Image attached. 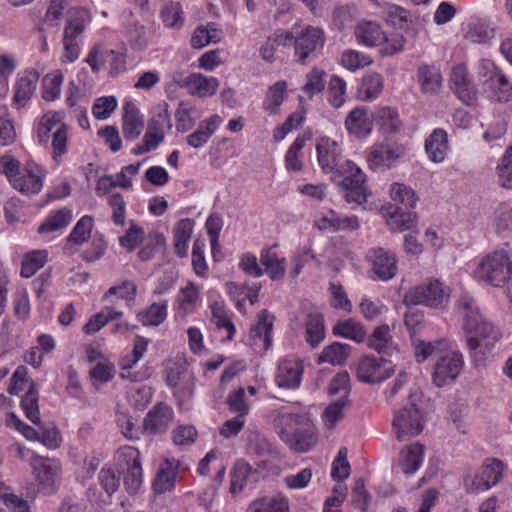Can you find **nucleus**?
Segmentation results:
<instances>
[{"label": "nucleus", "instance_id": "1", "mask_svg": "<svg viewBox=\"0 0 512 512\" xmlns=\"http://www.w3.org/2000/svg\"><path fill=\"white\" fill-rule=\"evenodd\" d=\"M316 151L318 163L325 173L343 176L341 187L347 191V202L362 204L367 200L365 175L352 161L342 162V153L338 143L329 137L317 139Z\"/></svg>", "mask_w": 512, "mask_h": 512}, {"label": "nucleus", "instance_id": "2", "mask_svg": "<svg viewBox=\"0 0 512 512\" xmlns=\"http://www.w3.org/2000/svg\"><path fill=\"white\" fill-rule=\"evenodd\" d=\"M462 329L467 336V346L475 365L482 366L488 358L494 356L496 344L501 339L502 333L483 315L474 321L467 319Z\"/></svg>", "mask_w": 512, "mask_h": 512}, {"label": "nucleus", "instance_id": "3", "mask_svg": "<svg viewBox=\"0 0 512 512\" xmlns=\"http://www.w3.org/2000/svg\"><path fill=\"white\" fill-rule=\"evenodd\" d=\"M421 398L419 389L410 391L408 403L395 412L392 427L398 441L409 440L423 431L425 418L419 407Z\"/></svg>", "mask_w": 512, "mask_h": 512}, {"label": "nucleus", "instance_id": "4", "mask_svg": "<svg viewBox=\"0 0 512 512\" xmlns=\"http://www.w3.org/2000/svg\"><path fill=\"white\" fill-rule=\"evenodd\" d=\"M478 278L485 280L495 288L512 285V263L504 251H496L483 259L477 270Z\"/></svg>", "mask_w": 512, "mask_h": 512}, {"label": "nucleus", "instance_id": "5", "mask_svg": "<svg viewBox=\"0 0 512 512\" xmlns=\"http://www.w3.org/2000/svg\"><path fill=\"white\" fill-rule=\"evenodd\" d=\"M88 20V12L85 9L72 8L68 10L63 35V61L73 62L78 58L80 48L77 38L84 32Z\"/></svg>", "mask_w": 512, "mask_h": 512}, {"label": "nucleus", "instance_id": "6", "mask_svg": "<svg viewBox=\"0 0 512 512\" xmlns=\"http://www.w3.org/2000/svg\"><path fill=\"white\" fill-rule=\"evenodd\" d=\"M293 39L296 61L301 65L316 57L325 43L323 30L313 26H307L299 35L293 36Z\"/></svg>", "mask_w": 512, "mask_h": 512}, {"label": "nucleus", "instance_id": "7", "mask_svg": "<svg viewBox=\"0 0 512 512\" xmlns=\"http://www.w3.org/2000/svg\"><path fill=\"white\" fill-rule=\"evenodd\" d=\"M394 373L392 361L381 357L379 360L372 356H365L357 367V378L367 384L379 383Z\"/></svg>", "mask_w": 512, "mask_h": 512}, {"label": "nucleus", "instance_id": "8", "mask_svg": "<svg viewBox=\"0 0 512 512\" xmlns=\"http://www.w3.org/2000/svg\"><path fill=\"white\" fill-rule=\"evenodd\" d=\"M502 478V462L492 459L490 463L481 466L474 476L464 478V486L468 492L478 493L488 490Z\"/></svg>", "mask_w": 512, "mask_h": 512}, {"label": "nucleus", "instance_id": "9", "mask_svg": "<svg viewBox=\"0 0 512 512\" xmlns=\"http://www.w3.org/2000/svg\"><path fill=\"white\" fill-rule=\"evenodd\" d=\"M463 365V356L459 352H449L441 355L434 366L432 374L434 384L438 387H443L455 381Z\"/></svg>", "mask_w": 512, "mask_h": 512}, {"label": "nucleus", "instance_id": "10", "mask_svg": "<svg viewBox=\"0 0 512 512\" xmlns=\"http://www.w3.org/2000/svg\"><path fill=\"white\" fill-rule=\"evenodd\" d=\"M119 458L125 466L124 486L130 494H134L142 483V466L140 452L134 447H124L119 450Z\"/></svg>", "mask_w": 512, "mask_h": 512}, {"label": "nucleus", "instance_id": "11", "mask_svg": "<svg viewBox=\"0 0 512 512\" xmlns=\"http://www.w3.org/2000/svg\"><path fill=\"white\" fill-rule=\"evenodd\" d=\"M32 467L40 489L46 494L55 492L59 486V464L36 455L32 459Z\"/></svg>", "mask_w": 512, "mask_h": 512}, {"label": "nucleus", "instance_id": "12", "mask_svg": "<svg viewBox=\"0 0 512 512\" xmlns=\"http://www.w3.org/2000/svg\"><path fill=\"white\" fill-rule=\"evenodd\" d=\"M366 258L371 263L374 275L383 281L393 278L397 272V261L395 256L384 248H372L368 251Z\"/></svg>", "mask_w": 512, "mask_h": 512}, {"label": "nucleus", "instance_id": "13", "mask_svg": "<svg viewBox=\"0 0 512 512\" xmlns=\"http://www.w3.org/2000/svg\"><path fill=\"white\" fill-rule=\"evenodd\" d=\"M174 417L173 409L163 403H157L146 415L143 421L144 431L151 434L165 433Z\"/></svg>", "mask_w": 512, "mask_h": 512}, {"label": "nucleus", "instance_id": "14", "mask_svg": "<svg viewBox=\"0 0 512 512\" xmlns=\"http://www.w3.org/2000/svg\"><path fill=\"white\" fill-rule=\"evenodd\" d=\"M404 154L405 148L403 146L379 144L372 147L367 162L372 170L386 169Z\"/></svg>", "mask_w": 512, "mask_h": 512}, {"label": "nucleus", "instance_id": "15", "mask_svg": "<svg viewBox=\"0 0 512 512\" xmlns=\"http://www.w3.org/2000/svg\"><path fill=\"white\" fill-rule=\"evenodd\" d=\"M450 294L447 290H407L403 301L407 306L425 305L431 308L443 307L448 303Z\"/></svg>", "mask_w": 512, "mask_h": 512}, {"label": "nucleus", "instance_id": "16", "mask_svg": "<svg viewBox=\"0 0 512 512\" xmlns=\"http://www.w3.org/2000/svg\"><path fill=\"white\" fill-rule=\"evenodd\" d=\"M44 171L34 163H27L13 180V187L22 193L37 194L42 188Z\"/></svg>", "mask_w": 512, "mask_h": 512}, {"label": "nucleus", "instance_id": "17", "mask_svg": "<svg viewBox=\"0 0 512 512\" xmlns=\"http://www.w3.org/2000/svg\"><path fill=\"white\" fill-rule=\"evenodd\" d=\"M451 82L455 93L462 102L469 105L476 99L477 89L469 78L468 70L464 64H459L453 68Z\"/></svg>", "mask_w": 512, "mask_h": 512}, {"label": "nucleus", "instance_id": "18", "mask_svg": "<svg viewBox=\"0 0 512 512\" xmlns=\"http://www.w3.org/2000/svg\"><path fill=\"white\" fill-rule=\"evenodd\" d=\"M185 87L189 94L204 98L214 95L219 86V81L215 77H206L200 73H193L179 83Z\"/></svg>", "mask_w": 512, "mask_h": 512}, {"label": "nucleus", "instance_id": "19", "mask_svg": "<svg viewBox=\"0 0 512 512\" xmlns=\"http://www.w3.org/2000/svg\"><path fill=\"white\" fill-rule=\"evenodd\" d=\"M40 74L32 69L25 71L15 84V93L13 97L14 104L21 108L33 96Z\"/></svg>", "mask_w": 512, "mask_h": 512}, {"label": "nucleus", "instance_id": "20", "mask_svg": "<svg viewBox=\"0 0 512 512\" xmlns=\"http://www.w3.org/2000/svg\"><path fill=\"white\" fill-rule=\"evenodd\" d=\"M367 345L381 355L392 356L399 352L397 346L393 343L390 327L386 324L374 329L372 335L367 339Z\"/></svg>", "mask_w": 512, "mask_h": 512}, {"label": "nucleus", "instance_id": "21", "mask_svg": "<svg viewBox=\"0 0 512 512\" xmlns=\"http://www.w3.org/2000/svg\"><path fill=\"white\" fill-rule=\"evenodd\" d=\"M221 123L222 119L217 114L201 121L197 130L187 136V144L194 149L201 148L208 142Z\"/></svg>", "mask_w": 512, "mask_h": 512}, {"label": "nucleus", "instance_id": "22", "mask_svg": "<svg viewBox=\"0 0 512 512\" xmlns=\"http://www.w3.org/2000/svg\"><path fill=\"white\" fill-rule=\"evenodd\" d=\"M273 247L262 249L260 252V263L264 273L273 281L281 280L286 273V259L279 258Z\"/></svg>", "mask_w": 512, "mask_h": 512}, {"label": "nucleus", "instance_id": "23", "mask_svg": "<svg viewBox=\"0 0 512 512\" xmlns=\"http://www.w3.org/2000/svg\"><path fill=\"white\" fill-rule=\"evenodd\" d=\"M144 127L143 118L135 106L131 102H127L124 106L122 131L126 140H134L138 138Z\"/></svg>", "mask_w": 512, "mask_h": 512}, {"label": "nucleus", "instance_id": "24", "mask_svg": "<svg viewBox=\"0 0 512 512\" xmlns=\"http://www.w3.org/2000/svg\"><path fill=\"white\" fill-rule=\"evenodd\" d=\"M424 455V446L416 442L404 447L400 452L399 465L405 475L414 474L420 467Z\"/></svg>", "mask_w": 512, "mask_h": 512}, {"label": "nucleus", "instance_id": "25", "mask_svg": "<svg viewBox=\"0 0 512 512\" xmlns=\"http://www.w3.org/2000/svg\"><path fill=\"white\" fill-rule=\"evenodd\" d=\"M355 36L358 42L367 47L381 45L386 35L376 22L363 21L355 28Z\"/></svg>", "mask_w": 512, "mask_h": 512}, {"label": "nucleus", "instance_id": "26", "mask_svg": "<svg viewBox=\"0 0 512 512\" xmlns=\"http://www.w3.org/2000/svg\"><path fill=\"white\" fill-rule=\"evenodd\" d=\"M178 470V461L166 459L158 469L153 487L156 493L171 490L175 485V477Z\"/></svg>", "mask_w": 512, "mask_h": 512}, {"label": "nucleus", "instance_id": "27", "mask_svg": "<svg viewBox=\"0 0 512 512\" xmlns=\"http://www.w3.org/2000/svg\"><path fill=\"white\" fill-rule=\"evenodd\" d=\"M387 224L393 231H405L412 229L417 222L414 212H404L402 207L392 206L386 208Z\"/></svg>", "mask_w": 512, "mask_h": 512}, {"label": "nucleus", "instance_id": "28", "mask_svg": "<svg viewBox=\"0 0 512 512\" xmlns=\"http://www.w3.org/2000/svg\"><path fill=\"white\" fill-rule=\"evenodd\" d=\"M425 149L433 162H442L448 149L447 133L443 129L434 130L425 141Z\"/></svg>", "mask_w": 512, "mask_h": 512}, {"label": "nucleus", "instance_id": "29", "mask_svg": "<svg viewBox=\"0 0 512 512\" xmlns=\"http://www.w3.org/2000/svg\"><path fill=\"white\" fill-rule=\"evenodd\" d=\"M303 368L299 363L283 362L278 367L276 382L279 387L296 388L301 381Z\"/></svg>", "mask_w": 512, "mask_h": 512}, {"label": "nucleus", "instance_id": "30", "mask_svg": "<svg viewBox=\"0 0 512 512\" xmlns=\"http://www.w3.org/2000/svg\"><path fill=\"white\" fill-rule=\"evenodd\" d=\"M280 436L291 449L297 452H306L317 442V436L311 430L296 431L294 433L282 431Z\"/></svg>", "mask_w": 512, "mask_h": 512}, {"label": "nucleus", "instance_id": "31", "mask_svg": "<svg viewBox=\"0 0 512 512\" xmlns=\"http://www.w3.org/2000/svg\"><path fill=\"white\" fill-rule=\"evenodd\" d=\"M247 512H289V503L282 495L258 498L249 504Z\"/></svg>", "mask_w": 512, "mask_h": 512}, {"label": "nucleus", "instance_id": "32", "mask_svg": "<svg viewBox=\"0 0 512 512\" xmlns=\"http://www.w3.org/2000/svg\"><path fill=\"white\" fill-rule=\"evenodd\" d=\"M345 125L348 131L357 137H366L372 129L364 108H356L351 111L346 118Z\"/></svg>", "mask_w": 512, "mask_h": 512}, {"label": "nucleus", "instance_id": "33", "mask_svg": "<svg viewBox=\"0 0 512 512\" xmlns=\"http://www.w3.org/2000/svg\"><path fill=\"white\" fill-rule=\"evenodd\" d=\"M332 332L335 336L348 338L357 343L363 342L366 338V331L364 330L362 324L354 321L353 319L338 321L334 325Z\"/></svg>", "mask_w": 512, "mask_h": 512}, {"label": "nucleus", "instance_id": "34", "mask_svg": "<svg viewBox=\"0 0 512 512\" xmlns=\"http://www.w3.org/2000/svg\"><path fill=\"white\" fill-rule=\"evenodd\" d=\"M373 120L379 125L383 134L387 136L398 131L401 125L397 112L390 107L377 109L373 114Z\"/></svg>", "mask_w": 512, "mask_h": 512}, {"label": "nucleus", "instance_id": "35", "mask_svg": "<svg viewBox=\"0 0 512 512\" xmlns=\"http://www.w3.org/2000/svg\"><path fill=\"white\" fill-rule=\"evenodd\" d=\"M349 344L334 342L326 346L318 357V363H330L332 365L343 364L350 354Z\"/></svg>", "mask_w": 512, "mask_h": 512}, {"label": "nucleus", "instance_id": "36", "mask_svg": "<svg viewBox=\"0 0 512 512\" xmlns=\"http://www.w3.org/2000/svg\"><path fill=\"white\" fill-rule=\"evenodd\" d=\"M418 80L425 93H436L441 87V74L433 65H423L418 69Z\"/></svg>", "mask_w": 512, "mask_h": 512}, {"label": "nucleus", "instance_id": "37", "mask_svg": "<svg viewBox=\"0 0 512 512\" xmlns=\"http://www.w3.org/2000/svg\"><path fill=\"white\" fill-rule=\"evenodd\" d=\"M193 223L191 219H182L174 230V249L179 257L187 255V243L192 235Z\"/></svg>", "mask_w": 512, "mask_h": 512}, {"label": "nucleus", "instance_id": "38", "mask_svg": "<svg viewBox=\"0 0 512 512\" xmlns=\"http://www.w3.org/2000/svg\"><path fill=\"white\" fill-rule=\"evenodd\" d=\"M62 119L63 114L61 112H50L41 118L37 129V136L40 143H47L50 133H53L59 126L65 125L61 122Z\"/></svg>", "mask_w": 512, "mask_h": 512}, {"label": "nucleus", "instance_id": "39", "mask_svg": "<svg viewBox=\"0 0 512 512\" xmlns=\"http://www.w3.org/2000/svg\"><path fill=\"white\" fill-rule=\"evenodd\" d=\"M38 398V390L35 383L32 381L28 391L21 399V407L26 417L36 425H40Z\"/></svg>", "mask_w": 512, "mask_h": 512}, {"label": "nucleus", "instance_id": "40", "mask_svg": "<svg viewBox=\"0 0 512 512\" xmlns=\"http://www.w3.org/2000/svg\"><path fill=\"white\" fill-rule=\"evenodd\" d=\"M93 229V218L91 216H83L75 225L67 238V246H79L83 244L91 235Z\"/></svg>", "mask_w": 512, "mask_h": 512}, {"label": "nucleus", "instance_id": "41", "mask_svg": "<svg viewBox=\"0 0 512 512\" xmlns=\"http://www.w3.org/2000/svg\"><path fill=\"white\" fill-rule=\"evenodd\" d=\"M306 341L312 346H317L325 336L324 321L321 314H309L305 323Z\"/></svg>", "mask_w": 512, "mask_h": 512}, {"label": "nucleus", "instance_id": "42", "mask_svg": "<svg viewBox=\"0 0 512 512\" xmlns=\"http://www.w3.org/2000/svg\"><path fill=\"white\" fill-rule=\"evenodd\" d=\"M63 74L61 70H55L47 74L43 80L42 98L46 101H54L60 97Z\"/></svg>", "mask_w": 512, "mask_h": 512}, {"label": "nucleus", "instance_id": "43", "mask_svg": "<svg viewBox=\"0 0 512 512\" xmlns=\"http://www.w3.org/2000/svg\"><path fill=\"white\" fill-rule=\"evenodd\" d=\"M286 88L287 84L285 81L276 82L269 88L263 107L270 114L275 115L278 113L280 105L285 97Z\"/></svg>", "mask_w": 512, "mask_h": 512}, {"label": "nucleus", "instance_id": "44", "mask_svg": "<svg viewBox=\"0 0 512 512\" xmlns=\"http://www.w3.org/2000/svg\"><path fill=\"white\" fill-rule=\"evenodd\" d=\"M484 89L492 94V97L499 102L508 101L512 86L508 79L501 72L484 85Z\"/></svg>", "mask_w": 512, "mask_h": 512}, {"label": "nucleus", "instance_id": "45", "mask_svg": "<svg viewBox=\"0 0 512 512\" xmlns=\"http://www.w3.org/2000/svg\"><path fill=\"white\" fill-rule=\"evenodd\" d=\"M383 87V77L378 73H370L363 77L359 95L363 100L368 101L376 98Z\"/></svg>", "mask_w": 512, "mask_h": 512}, {"label": "nucleus", "instance_id": "46", "mask_svg": "<svg viewBox=\"0 0 512 512\" xmlns=\"http://www.w3.org/2000/svg\"><path fill=\"white\" fill-rule=\"evenodd\" d=\"M346 82L339 76H331L327 88V100L334 108H340L345 102Z\"/></svg>", "mask_w": 512, "mask_h": 512}, {"label": "nucleus", "instance_id": "47", "mask_svg": "<svg viewBox=\"0 0 512 512\" xmlns=\"http://www.w3.org/2000/svg\"><path fill=\"white\" fill-rule=\"evenodd\" d=\"M72 219L71 211L67 208H62L55 213L51 214L39 228V233L53 232L66 227Z\"/></svg>", "mask_w": 512, "mask_h": 512}, {"label": "nucleus", "instance_id": "48", "mask_svg": "<svg viewBox=\"0 0 512 512\" xmlns=\"http://www.w3.org/2000/svg\"><path fill=\"white\" fill-rule=\"evenodd\" d=\"M46 259L47 252L45 250H35L26 254L22 260L21 276L25 278L31 277L44 266Z\"/></svg>", "mask_w": 512, "mask_h": 512}, {"label": "nucleus", "instance_id": "49", "mask_svg": "<svg viewBox=\"0 0 512 512\" xmlns=\"http://www.w3.org/2000/svg\"><path fill=\"white\" fill-rule=\"evenodd\" d=\"M274 317L271 316L266 310L261 311L257 324L251 329L253 337L263 338L265 349L271 346V332L273 329Z\"/></svg>", "mask_w": 512, "mask_h": 512}, {"label": "nucleus", "instance_id": "50", "mask_svg": "<svg viewBox=\"0 0 512 512\" xmlns=\"http://www.w3.org/2000/svg\"><path fill=\"white\" fill-rule=\"evenodd\" d=\"M324 70L317 67L312 68L306 75V82L302 87L303 92L312 98L314 95L321 93L325 88Z\"/></svg>", "mask_w": 512, "mask_h": 512}, {"label": "nucleus", "instance_id": "51", "mask_svg": "<svg viewBox=\"0 0 512 512\" xmlns=\"http://www.w3.org/2000/svg\"><path fill=\"white\" fill-rule=\"evenodd\" d=\"M445 349L446 341L444 339L434 342L420 341L415 347V357L417 362H424L430 357H440Z\"/></svg>", "mask_w": 512, "mask_h": 512}, {"label": "nucleus", "instance_id": "52", "mask_svg": "<svg viewBox=\"0 0 512 512\" xmlns=\"http://www.w3.org/2000/svg\"><path fill=\"white\" fill-rule=\"evenodd\" d=\"M250 472L251 467L248 463L237 461L234 464L230 475V492L232 494H237L242 491Z\"/></svg>", "mask_w": 512, "mask_h": 512}, {"label": "nucleus", "instance_id": "53", "mask_svg": "<svg viewBox=\"0 0 512 512\" xmlns=\"http://www.w3.org/2000/svg\"><path fill=\"white\" fill-rule=\"evenodd\" d=\"M349 404V399L340 397L325 408L322 418L329 429H333L336 423L343 418V409Z\"/></svg>", "mask_w": 512, "mask_h": 512}, {"label": "nucleus", "instance_id": "54", "mask_svg": "<svg viewBox=\"0 0 512 512\" xmlns=\"http://www.w3.org/2000/svg\"><path fill=\"white\" fill-rule=\"evenodd\" d=\"M457 308L463 317V324L466 325L467 319L474 321L482 316L476 300L467 292H463L458 301Z\"/></svg>", "mask_w": 512, "mask_h": 512}, {"label": "nucleus", "instance_id": "55", "mask_svg": "<svg viewBox=\"0 0 512 512\" xmlns=\"http://www.w3.org/2000/svg\"><path fill=\"white\" fill-rule=\"evenodd\" d=\"M145 239L144 230L142 227L137 225L134 220L129 222V228L119 238L120 245L124 247L128 252L133 251L140 242Z\"/></svg>", "mask_w": 512, "mask_h": 512}, {"label": "nucleus", "instance_id": "56", "mask_svg": "<svg viewBox=\"0 0 512 512\" xmlns=\"http://www.w3.org/2000/svg\"><path fill=\"white\" fill-rule=\"evenodd\" d=\"M144 241L145 244L138 253L142 261L150 260L156 252L162 250L165 246V238L158 232L150 233Z\"/></svg>", "mask_w": 512, "mask_h": 512}, {"label": "nucleus", "instance_id": "57", "mask_svg": "<svg viewBox=\"0 0 512 512\" xmlns=\"http://www.w3.org/2000/svg\"><path fill=\"white\" fill-rule=\"evenodd\" d=\"M195 112V107L186 102H180L178 109L175 112L176 128L179 132H187L192 129L195 124V119L192 114Z\"/></svg>", "mask_w": 512, "mask_h": 512}, {"label": "nucleus", "instance_id": "58", "mask_svg": "<svg viewBox=\"0 0 512 512\" xmlns=\"http://www.w3.org/2000/svg\"><path fill=\"white\" fill-rule=\"evenodd\" d=\"M166 316V305L159 303H153L138 315L139 321L145 326H158L166 319Z\"/></svg>", "mask_w": 512, "mask_h": 512}, {"label": "nucleus", "instance_id": "59", "mask_svg": "<svg viewBox=\"0 0 512 512\" xmlns=\"http://www.w3.org/2000/svg\"><path fill=\"white\" fill-rule=\"evenodd\" d=\"M391 198L394 202L404 205L405 208L414 207L418 200L412 188L400 183H394L392 185Z\"/></svg>", "mask_w": 512, "mask_h": 512}, {"label": "nucleus", "instance_id": "60", "mask_svg": "<svg viewBox=\"0 0 512 512\" xmlns=\"http://www.w3.org/2000/svg\"><path fill=\"white\" fill-rule=\"evenodd\" d=\"M305 138L297 137L292 145L289 147L285 155L286 168L290 171L299 172L303 168L302 161L300 160L301 150L305 145Z\"/></svg>", "mask_w": 512, "mask_h": 512}, {"label": "nucleus", "instance_id": "61", "mask_svg": "<svg viewBox=\"0 0 512 512\" xmlns=\"http://www.w3.org/2000/svg\"><path fill=\"white\" fill-rule=\"evenodd\" d=\"M371 62L372 60L368 56L355 50H345L340 59V64L350 71L364 68Z\"/></svg>", "mask_w": 512, "mask_h": 512}, {"label": "nucleus", "instance_id": "62", "mask_svg": "<svg viewBox=\"0 0 512 512\" xmlns=\"http://www.w3.org/2000/svg\"><path fill=\"white\" fill-rule=\"evenodd\" d=\"M293 39L291 32L276 35L275 38H268L260 48V56L263 60L272 63L274 61V52L279 45H287L286 41Z\"/></svg>", "mask_w": 512, "mask_h": 512}, {"label": "nucleus", "instance_id": "63", "mask_svg": "<svg viewBox=\"0 0 512 512\" xmlns=\"http://www.w3.org/2000/svg\"><path fill=\"white\" fill-rule=\"evenodd\" d=\"M183 11L178 2H172L163 8L162 21L168 28H179L183 24Z\"/></svg>", "mask_w": 512, "mask_h": 512}, {"label": "nucleus", "instance_id": "64", "mask_svg": "<svg viewBox=\"0 0 512 512\" xmlns=\"http://www.w3.org/2000/svg\"><path fill=\"white\" fill-rule=\"evenodd\" d=\"M167 129L172 128L170 114L168 112V104L163 103L159 106V112L156 114L154 118H152L147 125V130L152 131L158 134H165L164 128Z\"/></svg>", "mask_w": 512, "mask_h": 512}]
</instances>
